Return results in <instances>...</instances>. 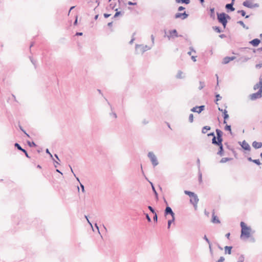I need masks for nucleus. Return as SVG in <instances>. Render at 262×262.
Returning <instances> with one entry per match:
<instances>
[{
  "label": "nucleus",
  "mask_w": 262,
  "mask_h": 262,
  "mask_svg": "<svg viewBox=\"0 0 262 262\" xmlns=\"http://www.w3.org/2000/svg\"><path fill=\"white\" fill-rule=\"evenodd\" d=\"M205 85V83L204 82L200 81V86L199 87V89L200 90L203 89L204 88Z\"/></svg>",
  "instance_id": "36"
},
{
  "label": "nucleus",
  "mask_w": 262,
  "mask_h": 262,
  "mask_svg": "<svg viewBox=\"0 0 262 262\" xmlns=\"http://www.w3.org/2000/svg\"><path fill=\"white\" fill-rule=\"evenodd\" d=\"M217 140L216 141V137H214L212 139V144L217 145L218 146L223 145L222 144V141H223L222 137L217 138Z\"/></svg>",
  "instance_id": "10"
},
{
  "label": "nucleus",
  "mask_w": 262,
  "mask_h": 262,
  "mask_svg": "<svg viewBox=\"0 0 262 262\" xmlns=\"http://www.w3.org/2000/svg\"><path fill=\"white\" fill-rule=\"evenodd\" d=\"M238 143L244 149L248 151L251 150L250 146L245 140H244L242 142H239Z\"/></svg>",
  "instance_id": "8"
},
{
  "label": "nucleus",
  "mask_w": 262,
  "mask_h": 262,
  "mask_svg": "<svg viewBox=\"0 0 262 262\" xmlns=\"http://www.w3.org/2000/svg\"><path fill=\"white\" fill-rule=\"evenodd\" d=\"M213 29L217 33H221L222 32L221 30L220 29V27H213Z\"/></svg>",
  "instance_id": "39"
},
{
  "label": "nucleus",
  "mask_w": 262,
  "mask_h": 262,
  "mask_svg": "<svg viewBox=\"0 0 262 262\" xmlns=\"http://www.w3.org/2000/svg\"><path fill=\"white\" fill-rule=\"evenodd\" d=\"M128 4L129 5H136L137 3H133V2L129 1V2H128Z\"/></svg>",
  "instance_id": "56"
},
{
  "label": "nucleus",
  "mask_w": 262,
  "mask_h": 262,
  "mask_svg": "<svg viewBox=\"0 0 262 262\" xmlns=\"http://www.w3.org/2000/svg\"><path fill=\"white\" fill-rule=\"evenodd\" d=\"M199 199L196 194H194V195L191 197L190 200V203L196 208L197 207V204L199 202Z\"/></svg>",
  "instance_id": "7"
},
{
  "label": "nucleus",
  "mask_w": 262,
  "mask_h": 262,
  "mask_svg": "<svg viewBox=\"0 0 262 262\" xmlns=\"http://www.w3.org/2000/svg\"><path fill=\"white\" fill-rule=\"evenodd\" d=\"M110 16H111V14H106V13L104 14V16L105 18H107Z\"/></svg>",
  "instance_id": "63"
},
{
  "label": "nucleus",
  "mask_w": 262,
  "mask_h": 262,
  "mask_svg": "<svg viewBox=\"0 0 262 262\" xmlns=\"http://www.w3.org/2000/svg\"><path fill=\"white\" fill-rule=\"evenodd\" d=\"M14 146L15 147H16L18 150L23 151L24 153H25L26 156L27 157V158H30V157L29 156L27 151L25 149H23L20 146V145L17 143H15V144H14Z\"/></svg>",
  "instance_id": "14"
},
{
  "label": "nucleus",
  "mask_w": 262,
  "mask_h": 262,
  "mask_svg": "<svg viewBox=\"0 0 262 262\" xmlns=\"http://www.w3.org/2000/svg\"><path fill=\"white\" fill-rule=\"evenodd\" d=\"M208 136H212V137H213V138L214 137H215V135H214V133H211L208 134Z\"/></svg>",
  "instance_id": "61"
},
{
  "label": "nucleus",
  "mask_w": 262,
  "mask_h": 262,
  "mask_svg": "<svg viewBox=\"0 0 262 262\" xmlns=\"http://www.w3.org/2000/svg\"><path fill=\"white\" fill-rule=\"evenodd\" d=\"M169 34H170L169 35H167V38L169 40H170L171 38H173L174 37L179 36L176 29L169 31Z\"/></svg>",
  "instance_id": "11"
},
{
  "label": "nucleus",
  "mask_w": 262,
  "mask_h": 262,
  "mask_svg": "<svg viewBox=\"0 0 262 262\" xmlns=\"http://www.w3.org/2000/svg\"><path fill=\"white\" fill-rule=\"evenodd\" d=\"M217 15L219 21L223 25L224 28H225L227 24V19H230V16L225 13H217Z\"/></svg>",
  "instance_id": "2"
},
{
  "label": "nucleus",
  "mask_w": 262,
  "mask_h": 262,
  "mask_svg": "<svg viewBox=\"0 0 262 262\" xmlns=\"http://www.w3.org/2000/svg\"><path fill=\"white\" fill-rule=\"evenodd\" d=\"M148 157L150 159L152 165L155 167L158 165L159 162L157 158L153 152L150 151L148 153Z\"/></svg>",
  "instance_id": "3"
},
{
  "label": "nucleus",
  "mask_w": 262,
  "mask_h": 262,
  "mask_svg": "<svg viewBox=\"0 0 262 262\" xmlns=\"http://www.w3.org/2000/svg\"><path fill=\"white\" fill-rule=\"evenodd\" d=\"M253 89L254 90H256L257 89L262 90V77L260 78L259 82L254 85Z\"/></svg>",
  "instance_id": "15"
},
{
  "label": "nucleus",
  "mask_w": 262,
  "mask_h": 262,
  "mask_svg": "<svg viewBox=\"0 0 262 262\" xmlns=\"http://www.w3.org/2000/svg\"><path fill=\"white\" fill-rule=\"evenodd\" d=\"M184 193L185 194L189 195L190 198L194 195V194H195L194 192L188 190H185Z\"/></svg>",
  "instance_id": "32"
},
{
  "label": "nucleus",
  "mask_w": 262,
  "mask_h": 262,
  "mask_svg": "<svg viewBox=\"0 0 262 262\" xmlns=\"http://www.w3.org/2000/svg\"><path fill=\"white\" fill-rule=\"evenodd\" d=\"M151 185V186H152V189L155 193V195L156 196V197L157 198V199H158V193L157 192L154 185H152V184L151 183H150Z\"/></svg>",
  "instance_id": "37"
},
{
  "label": "nucleus",
  "mask_w": 262,
  "mask_h": 262,
  "mask_svg": "<svg viewBox=\"0 0 262 262\" xmlns=\"http://www.w3.org/2000/svg\"><path fill=\"white\" fill-rule=\"evenodd\" d=\"M185 9V8L183 6H180L179 8H178V11H181Z\"/></svg>",
  "instance_id": "55"
},
{
  "label": "nucleus",
  "mask_w": 262,
  "mask_h": 262,
  "mask_svg": "<svg viewBox=\"0 0 262 262\" xmlns=\"http://www.w3.org/2000/svg\"><path fill=\"white\" fill-rule=\"evenodd\" d=\"M243 6L249 8H253L254 7H258V5L257 4H255L253 5L252 3L249 0H246L244 1L243 3Z\"/></svg>",
  "instance_id": "6"
},
{
  "label": "nucleus",
  "mask_w": 262,
  "mask_h": 262,
  "mask_svg": "<svg viewBox=\"0 0 262 262\" xmlns=\"http://www.w3.org/2000/svg\"><path fill=\"white\" fill-rule=\"evenodd\" d=\"M148 208L149 209V210L152 213H156V212L154 210V209L150 206H149L148 207Z\"/></svg>",
  "instance_id": "44"
},
{
  "label": "nucleus",
  "mask_w": 262,
  "mask_h": 262,
  "mask_svg": "<svg viewBox=\"0 0 262 262\" xmlns=\"http://www.w3.org/2000/svg\"><path fill=\"white\" fill-rule=\"evenodd\" d=\"M191 58L193 61H196V56H192Z\"/></svg>",
  "instance_id": "59"
},
{
  "label": "nucleus",
  "mask_w": 262,
  "mask_h": 262,
  "mask_svg": "<svg viewBox=\"0 0 262 262\" xmlns=\"http://www.w3.org/2000/svg\"><path fill=\"white\" fill-rule=\"evenodd\" d=\"M211 222L214 224L220 223V221L219 220V219H218L217 216L215 215V213H214V211H213V213H212V218Z\"/></svg>",
  "instance_id": "16"
},
{
  "label": "nucleus",
  "mask_w": 262,
  "mask_h": 262,
  "mask_svg": "<svg viewBox=\"0 0 262 262\" xmlns=\"http://www.w3.org/2000/svg\"><path fill=\"white\" fill-rule=\"evenodd\" d=\"M219 150L217 152V154L221 156H222L224 155V149H223V146L219 145Z\"/></svg>",
  "instance_id": "23"
},
{
  "label": "nucleus",
  "mask_w": 262,
  "mask_h": 262,
  "mask_svg": "<svg viewBox=\"0 0 262 262\" xmlns=\"http://www.w3.org/2000/svg\"><path fill=\"white\" fill-rule=\"evenodd\" d=\"M80 187H81L82 191L83 192H84V185L80 183Z\"/></svg>",
  "instance_id": "57"
},
{
  "label": "nucleus",
  "mask_w": 262,
  "mask_h": 262,
  "mask_svg": "<svg viewBox=\"0 0 262 262\" xmlns=\"http://www.w3.org/2000/svg\"><path fill=\"white\" fill-rule=\"evenodd\" d=\"M205 108V106L204 105H201V106H198V113H201Z\"/></svg>",
  "instance_id": "35"
},
{
  "label": "nucleus",
  "mask_w": 262,
  "mask_h": 262,
  "mask_svg": "<svg viewBox=\"0 0 262 262\" xmlns=\"http://www.w3.org/2000/svg\"><path fill=\"white\" fill-rule=\"evenodd\" d=\"M175 220V217H172V219L171 220H169L168 221V223H167V224H168V226H167V228L169 229L170 228V225L172 223H173Z\"/></svg>",
  "instance_id": "29"
},
{
  "label": "nucleus",
  "mask_w": 262,
  "mask_h": 262,
  "mask_svg": "<svg viewBox=\"0 0 262 262\" xmlns=\"http://www.w3.org/2000/svg\"><path fill=\"white\" fill-rule=\"evenodd\" d=\"M204 239L208 243V244H210V242L208 238H207V237L206 236V235H205L204 236Z\"/></svg>",
  "instance_id": "52"
},
{
  "label": "nucleus",
  "mask_w": 262,
  "mask_h": 262,
  "mask_svg": "<svg viewBox=\"0 0 262 262\" xmlns=\"http://www.w3.org/2000/svg\"><path fill=\"white\" fill-rule=\"evenodd\" d=\"M46 153L50 155V157H51V158H53V156H52V155L50 152V151H49V149H48V148H47V149H46Z\"/></svg>",
  "instance_id": "53"
},
{
  "label": "nucleus",
  "mask_w": 262,
  "mask_h": 262,
  "mask_svg": "<svg viewBox=\"0 0 262 262\" xmlns=\"http://www.w3.org/2000/svg\"><path fill=\"white\" fill-rule=\"evenodd\" d=\"M225 129L226 130H228L230 132V134L231 135L232 134V131H231V126L230 125H226L225 127Z\"/></svg>",
  "instance_id": "34"
},
{
  "label": "nucleus",
  "mask_w": 262,
  "mask_h": 262,
  "mask_svg": "<svg viewBox=\"0 0 262 262\" xmlns=\"http://www.w3.org/2000/svg\"><path fill=\"white\" fill-rule=\"evenodd\" d=\"M142 123L143 125H146L147 124H148L149 123V120H148L147 119H144L142 121Z\"/></svg>",
  "instance_id": "43"
},
{
  "label": "nucleus",
  "mask_w": 262,
  "mask_h": 262,
  "mask_svg": "<svg viewBox=\"0 0 262 262\" xmlns=\"http://www.w3.org/2000/svg\"><path fill=\"white\" fill-rule=\"evenodd\" d=\"M191 111L193 112H196V113H198V106L193 107L191 109Z\"/></svg>",
  "instance_id": "42"
},
{
  "label": "nucleus",
  "mask_w": 262,
  "mask_h": 262,
  "mask_svg": "<svg viewBox=\"0 0 262 262\" xmlns=\"http://www.w3.org/2000/svg\"><path fill=\"white\" fill-rule=\"evenodd\" d=\"M69 166H70V168H71V171L73 173V174H74V176L75 177V178H76V180H77L79 182H80V181H79V178H78V177H77L76 176V175L74 174V172H73V169H72V168L71 166L70 165H69Z\"/></svg>",
  "instance_id": "49"
},
{
  "label": "nucleus",
  "mask_w": 262,
  "mask_h": 262,
  "mask_svg": "<svg viewBox=\"0 0 262 262\" xmlns=\"http://www.w3.org/2000/svg\"><path fill=\"white\" fill-rule=\"evenodd\" d=\"M232 247L231 246H225V254H230L231 253V249Z\"/></svg>",
  "instance_id": "20"
},
{
  "label": "nucleus",
  "mask_w": 262,
  "mask_h": 262,
  "mask_svg": "<svg viewBox=\"0 0 262 262\" xmlns=\"http://www.w3.org/2000/svg\"><path fill=\"white\" fill-rule=\"evenodd\" d=\"M210 129V127L209 126H204L202 128V132L203 134H205L207 130H209Z\"/></svg>",
  "instance_id": "28"
},
{
  "label": "nucleus",
  "mask_w": 262,
  "mask_h": 262,
  "mask_svg": "<svg viewBox=\"0 0 262 262\" xmlns=\"http://www.w3.org/2000/svg\"><path fill=\"white\" fill-rule=\"evenodd\" d=\"M121 14V12H116L114 16V17H116L119 16Z\"/></svg>",
  "instance_id": "54"
},
{
  "label": "nucleus",
  "mask_w": 262,
  "mask_h": 262,
  "mask_svg": "<svg viewBox=\"0 0 262 262\" xmlns=\"http://www.w3.org/2000/svg\"><path fill=\"white\" fill-rule=\"evenodd\" d=\"M237 12L238 13H240L242 15V16H245V17L246 18H249V15H246V12H245V11L244 10H238V11H237Z\"/></svg>",
  "instance_id": "27"
},
{
  "label": "nucleus",
  "mask_w": 262,
  "mask_h": 262,
  "mask_svg": "<svg viewBox=\"0 0 262 262\" xmlns=\"http://www.w3.org/2000/svg\"><path fill=\"white\" fill-rule=\"evenodd\" d=\"M216 133L217 135L216 138L222 137L223 132L219 129H216Z\"/></svg>",
  "instance_id": "26"
},
{
  "label": "nucleus",
  "mask_w": 262,
  "mask_h": 262,
  "mask_svg": "<svg viewBox=\"0 0 262 262\" xmlns=\"http://www.w3.org/2000/svg\"><path fill=\"white\" fill-rule=\"evenodd\" d=\"M95 226L97 228L98 233L100 234V231H99V227H98V225H97V224L96 223L95 224Z\"/></svg>",
  "instance_id": "62"
},
{
  "label": "nucleus",
  "mask_w": 262,
  "mask_h": 262,
  "mask_svg": "<svg viewBox=\"0 0 262 262\" xmlns=\"http://www.w3.org/2000/svg\"><path fill=\"white\" fill-rule=\"evenodd\" d=\"M262 67V64H257L256 65V68H260Z\"/></svg>",
  "instance_id": "60"
},
{
  "label": "nucleus",
  "mask_w": 262,
  "mask_h": 262,
  "mask_svg": "<svg viewBox=\"0 0 262 262\" xmlns=\"http://www.w3.org/2000/svg\"><path fill=\"white\" fill-rule=\"evenodd\" d=\"M154 221L156 222H157L158 221V216L156 213H154Z\"/></svg>",
  "instance_id": "48"
},
{
  "label": "nucleus",
  "mask_w": 262,
  "mask_h": 262,
  "mask_svg": "<svg viewBox=\"0 0 262 262\" xmlns=\"http://www.w3.org/2000/svg\"><path fill=\"white\" fill-rule=\"evenodd\" d=\"M252 146L255 149L260 148L262 146V143L254 141L252 143Z\"/></svg>",
  "instance_id": "18"
},
{
  "label": "nucleus",
  "mask_w": 262,
  "mask_h": 262,
  "mask_svg": "<svg viewBox=\"0 0 262 262\" xmlns=\"http://www.w3.org/2000/svg\"><path fill=\"white\" fill-rule=\"evenodd\" d=\"M233 3L227 4L226 5L225 8L228 10H230L231 11H233L235 10L234 8L233 7Z\"/></svg>",
  "instance_id": "19"
},
{
  "label": "nucleus",
  "mask_w": 262,
  "mask_h": 262,
  "mask_svg": "<svg viewBox=\"0 0 262 262\" xmlns=\"http://www.w3.org/2000/svg\"><path fill=\"white\" fill-rule=\"evenodd\" d=\"M110 116H113L115 119H116L117 117V114L113 112L110 113Z\"/></svg>",
  "instance_id": "46"
},
{
  "label": "nucleus",
  "mask_w": 262,
  "mask_h": 262,
  "mask_svg": "<svg viewBox=\"0 0 262 262\" xmlns=\"http://www.w3.org/2000/svg\"><path fill=\"white\" fill-rule=\"evenodd\" d=\"M236 57L235 56H232V57H225L224 58L222 63L223 64H227L230 61L233 60L235 59Z\"/></svg>",
  "instance_id": "13"
},
{
  "label": "nucleus",
  "mask_w": 262,
  "mask_h": 262,
  "mask_svg": "<svg viewBox=\"0 0 262 262\" xmlns=\"http://www.w3.org/2000/svg\"><path fill=\"white\" fill-rule=\"evenodd\" d=\"M225 260V258L223 256L220 257L219 259L218 260L217 262H223Z\"/></svg>",
  "instance_id": "50"
},
{
  "label": "nucleus",
  "mask_w": 262,
  "mask_h": 262,
  "mask_svg": "<svg viewBox=\"0 0 262 262\" xmlns=\"http://www.w3.org/2000/svg\"><path fill=\"white\" fill-rule=\"evenodd\" d=\"M146 218L148 222H151V219L149 217V215L148 214H146Z\"/></svg>",
  "instance_id": "51"
},
{
  "label": "nucleus",
  "mask_w": 262,
  "mask_h": 262,
  "mask_svg": "<svg viewBox=\"0 0 262 262\" xmlns=\"http://www.w3.org/2000/svg\"><path fill=\"white\" fill-rule=\"evenodd\" d=\"M223 114H224V119L223 123L224 124H226L227 123L226 120L229 118V115L227 114V111L226 110H224Z\"/></svg>",
  "instance_id": "22"
},
{
  "label": "nucleus",
  "mask_w": 262,
  "mask_h": 262,
  "mask_svg": "<svg viewBox=\"0 0 262 262\" xmlns=\"http://www.w3.org/2000/svg\"><path fill=\"white\" fill-rule=\"evenodd\" d=\"M150 48L147 45H136V49L137 51H139L140 53L143 54L146 51L149 50Z\"/></svg>",
  "instance_id": "4"
},
{
  "label": "nucleus",
  "mask_w": 262,
  "mask_h": 262,
  "mask_svg": "<svg viewBox=\"0 0 262 262\" xmlns=\"http://www.w3.org/2000/svg\"><path fill=\"white\" fill-rule=\"evenodd\" d=\"M27 143L30 147L36 146V145L34 142L27 141Z\"/></svg>",
  "instance_id": "38"
},
{
  "label": "nucleus",
  "mask_w": 262,
  "mask_h": 262,
  "mask_svg": "<svg viewBox=\"0 0 262 262\" xmlns=\"http://www.w3.org/2000/svg\"><path fill=\"white\" fill-rule=\"evenodd\" d=\"M209 250H210V252L211 254H212V248H211V243L209 244Z\"/></svg>",
  "instance_id": "58"
},
{
  "label": "nucleus",
  "mask_w": 262,
  "mask_h": 262,
  "mask_svg": "<svg viewBox=\"0 0 262 262\" xmlns=\"http://www.w3.org/2000/svg\"><path fill=\"white\" fill-rule=\"evenodd\" d=\"M210 16L211 18H212L213 19H214L215 18V12H214V8H212L210 9Z\"/></svg>",
  "instance_id": "21"
},
{
  "label": "nucleus",
  "mask_w": 262,
  "mask_h": 262,
  "mask_svg": "<svg viewBox=\"0 0 262 262\" xmlns=\"http://www.w3.org/2000/svg\"><path fill=\"white\" fill-rule=\"evenodd\" d=\"M189 121L192 123L193 121V115L192 114H190L189 116Z\"/></svg>",
  "instance_id": "40"
},
{
  "label": "nucleus",
  "mask_w": 262,
  "mask_h": 262,
  "mask_svg": "<svg viewBox=\"0 0 262 262\" xmlns=\"http://www.w3.org/2000/svg\"><path fill=\"white\" fill-rule=\"evenodd\" d=\"M19 127L20 129L24 133V134L28 137H29V135L26 132V131L22 128L21 126L20 125H19Z\"/></svg>",
  "instance_id": "41"
},
{
  "label": "nucleus",
  "mask_w": 262,
  "mask_h": 262,
  "mask_svg": "<svg viewBox=\"0 0 262 262\" xmlns=\"http://www.w3.org/2000/svg\"><path fill=\"white\" fill-rule=\"evenodd\" d=\"M215 96H216V102L219 101V100H221V98H222V97L220 96V95L219 94H216ZM216 103L217 104L216 102Z\"/></svg>",
  "instance_id": "47"
},
{
  "label": "nucleus",
  "mask_w": 262,
  "mask_h": 262,
  "mask_svg": "<svg viewBox=\"0 0 262 262\" xmlns=\"http://www.w3.org/2000/svg\"><path fill=\"white\" fill-rule=\"evenodd\" d=\"M231 160H232V158H223L221 160L220 162L222 163H224L228 161H231Z\"/></svg>",
  "instance_id": "25"
},
{
  "label": "nucleus",
  "mask_w": 262,
  "mask_h": 262,
  "mask_svg": "<svg viewBox=\"0 0 262 262\" xmlns=\"http://www.w3.org/2000/svg\"><path fill=\"white\" fill-rule=\"evenodd\" d=\"M241 227L242 228L241 238H242L243 236H245L247 238L250 237L251 230V228L247 227L243 222H241Z\"/></svg>",
  "instance_id": "1"
},
{
  "label": "nucleus",
  "mask_w": 262,
  "mask_h": 262,
  "mask_svg": "<svg viewBox=\"0 0 262 262\" xmlns=\"http://www.w3.org/2000/svg\"><path fill=\"white\" fill-rule=\"evenodd\" d=\"M183 73L181 71H179L176 76V77L178 79L183 78L184 77L183 76Z\"/></svg>",
  "instance_id": "24"
},
{
  "label": "nucleus",
  "mask_w": 262,
  "mask_h": 262,
  "mask_svg": "<svg viewBox=\"0 0 262 262\" xmlns=\"http://www.w3.org/2000/svg\"><path fill=\"white\" fill-rule=\"evenodd\" d=\"M82 34H82V32H77V33H76V36H81V35H82Z\"/></svg>",
  "instance_id": "64"
},
{
  "label": "nucleus",
  "mask_w": 262,
  "mask_h": 262,
  "mask_svg": "<svg viewBox=\"0 0 262 262\" xmlns=\"http://www.w3.org/2000/svg\"><path fill=\"white\" fill-rule=\"evenodd\" d=\"M253 162L258 165H259L260 164V162L258 159L253 160Z\"/></svg>",
  "instance_id": "45"
},
{
  "label": "nucleus",
  "mask_w": 262,
  "mask_h": 262,
  "mask_svg": "<svg viewBox=\"0 0 262 262\" xmlns=\"http://www.w3.org/2000/svg\"><path fill=\"white\" fill-rule=\"evenodd\" d=\"M245 260V257H244V255H243V254H241L238 258V260L237 261V262H244Z\"/></svg>",
  "instance_id": "33"
},
{
  "label": "nucleus",
  "mask_w": 262,
  "mask_h": 262,
  "mask_svg": "<svg viewBox=\"0 0 262 262\" xmlns=\"http://www.w3.org/2000/svg\"><path fill=\"white\" fill-rule=\"evenodd\" d=\"M177 3H184L185 4H188L190 3L189 0H176Z\"/></svg>",
  "instance_id": "30"
},
{
  "label": "nucleus",
  "mask_w": 262,
  "mask_h": 262,
  "mask_svg": "<svg viewBox=\"0 0 262 262\" xmlns=\"http://www.w3.org/2000/svg\"><path fill=\"white\" fill-rule=\"evenodd\" d=\"M168 214H170L172 217H174V213L173 212L172 209L169 206H167L166 207L164 211V215L165 217H166Z\"/></svg>",
  "instance_id": "9"
},
{
  "label": "nucleus",
  "mask_w": 262,
  "mask_h": 262,
  "mask_svg": "<svg viewBox=\"0 0 262 262\" xmlns=\"http://www.w3.org/2000/svg\"><path fill=\"white\" fill-rule=\"evenodd\" d=\"M260 42V40L258 38L254 39L250 41V43L254 47H257Z\"/></svg>",
  "instance_id": "17"
},
{
  "label": "nucleus",
  "mask_w": 262,
  "mask_h": 262,
  "mask_svg": "<svg viewBox=\"0 0 262 262\" xmlns=\"http://www.w3.org/2000/svg\"><path fill=\"white\" fill-rule=\"evenodd\" d=\"M188 16V14L184 12V13H177L174 15L175 18H181L182 19H185Z\"/></svg>",
  "instance_id": "12"
},
{
  "label": "nucleus",
  "mask_w": 262,
  "mask_h": 262,
  "mask_svg": "<svg viewBox=\"0 0 262 262\" xmlns=\"http://www.w3.org/2000/svg\"><path fill=\"white\" fill-rule=\"evenodd\" d=\"M261 93H262V90H258V91L256 93H253V94H252L251 95H250V98L252 100H255L257 98H260L262 96Z\"/></svg>",
  "instance_id": "5"
},
{
  "label": "nucleus",
  "mask_w": 262,
  "mask_h": 262,
  "mask_svg": "<svg viewBox=\"0 0 262 262\" xmlns=\"http://www.w3.org/2000/svg\"><path fill=\"white\" fill-rule=\"evenodd\" d=\"M237 24L241 25L244 28L246 29V30L249 29V27L246 26L243 21L239 20L237 21Z\"/></svg>",
  "instance_id": "31"
}]
</instances>
